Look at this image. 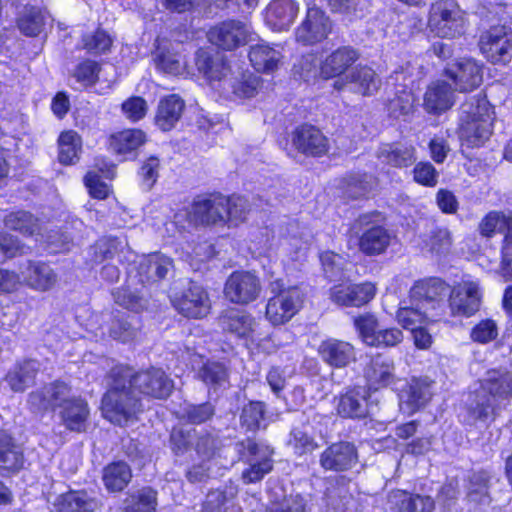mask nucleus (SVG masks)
<instances>
[{
  "label": "nucleus",
  "mask_w": 512,
  "mask_h": 512,
  "mask_svg": "<svg viewBox=\"0 0 512 512\" xmlns=\"http://www.w3.org/2000/svg\"><path fill=\"white\" fill-rule=\"evenodd\" d=\"M512 398V372L489 370L480 380V386L470 395L467 405V422L494 421Z\"/></svg>",
  "instance_id": "nucleus-1"
},
{
  "label": "nucleus",
  "mask_w": 512,
  "mask_h": 512,
  "mask_svg": "<svg viewBox=\"0 0 512 512\" xmlns=\"http://www.w3.org/2000/svg\"><path fill=\"white\" fill-rule=\"evenodd\" d=\"M129 366L116 365L107 375V391L102 397L103 416L111 423L126 425L143 410L141 400L129 388Z\"/></svg>",
  "instance_id": "nucleus-2"
},
{
  "label": "nucleus",
  "mask_w": 512,
  "mask_h": 512,
  "mask_svg": "<svg viewBox=\"0 0 512 512\" xmlns=\"http://www.w3.org/2000/svg\"><path fill=\"white\" fill-rule=\"evenodd\" d=\"M459 138L462 146L479 147L492 133V113L484 98L472 99L460 108Z\"/></svg>",
  "instance_id": "nucleus-3"
},
{
  "label": "nucleus",
  "mask_w": 512,
  "mask_h": 512,
  "mask_svg": "<svg viewBox=\"0 0 512 512\" xmlns=\"http://www.w3.org/2000/svg\"><path fill=\"white\" fill-rule=\"evenodd\" d=\"M351 231L358 237L359 250L367 256L384 253L393 239L392 232L381 224L379 213L360 215Z\"/></svg>",
  "instance_id": "nucleus-4"
},
{
  "label": "nucleus",
  "mask_w": 512,
  "mask_h": 512,
  "mask_svg": "<svg viewBox=\"0 0 512 512\" xmlns=\"http://www.w3.org/2000/svg\"><path fill=\"white\" fill-rule=\"evenodd\" d=\"M270 291L274 294L266 305V319L274 326L285 324L300 310L303 298L296 287L284 288L281 280L270 283Z\"/></svg>",
  "instance_id": "nucleus-5"
},
{
  "label": "nucleus",
  "mask_w": 512,
  "mask_h": 512,
  "mask_svg": "<svg viewBox=\"0 0 512 512\" xmlns=\"http://www.w3.org/2000/svg\"><path fill=\"white\" fill-rule=\"evenodd\" d=\"M429 27L438 37H458L465 32V13L455 0L437 1L430 9Z\"/></svg>",
  "instance_id": "nucleus-6"
},
{
  "label": "nucleus",
  "mask_w": 512,
  "mask_h": 512,
  "mask_svg": "<svg viewBox=\"0 0 512 512\" xmlns=\"http://www.w3.org/2000/svg\"><path fill=\"white\" fill-rule=\"evenodd\" d=\"M450 286L438 278L417 282L410 291L412 301H418L426 309L432 320H437L446 312L445 297L450 293Z\"/></svg>",
  "instance_id": "nucleus-7"
},
{
  "label": "nucleus",
  "mask_w": 512,
  "mask_h": 512,
  "mask_svg": "<svg viewBox=\"0 0 512 512\" xmlns=\"http://www.w3.org/2000/svg\"><path fill=\"white\" fill-rule=\"evenodd\" d=\"M129 388L145 397L166 399L173 390V381L160 368L151 367L146 370L134 372L129 367Z\"/></svg>",
  "instance_id": "nucleus-8"
},
{
  "label": "nucleus",
  "mask_w": 512,
  "mask_h": 512,
  "mask_svg": "<svg viewBox=\"0 0 512 512\" xmlns=\"http://www.w3.org/2000/svg\"><path fill=\"white\" fill-rule=\"evenodd\" d=\"M478 44L481 53L493 64H506L512 59V29L510 27L492 26L482 32Z\"/></svg>",
  "instance_id": "nucleus-9"
},
{
  "label": "nucleus",
  "mask_w": 512,
  "mask_h": 512,
  "mask_svg": "<svg viewBox=\"0 0 512 512\" xmlns=\"http://www.w3.org/2000/svg\"><path fill=\"white\" fill-rule=\"evenodd\" d=\"M291 147L287 150L289 156L294 152L307 157H321L329 151V140L322 131L310 124L296 127L290 134Z\"/></svg>",
  "instance_id": "nucleus-10"
},
{
  "label": "nucleus",
  "mask_w": 512,
  "mask_h": 512,
  "mask_svg": "<svg viewBox=\"0 0 512 512\" xmlns=\"http://www.w3.org/2000/svg\"><path fill=\"white\" fill-rule=\"evenodd\" d=\"M71 396V386L64 381L55 380L30 392L27 405L33 413L43 414L62 407Z\"/></svg>",
  "instance_id": "nucleus-11"
},
{
  "label": "nucleus",
  "mask_w": 512,
  "mask_h": 512,
  "mask_svg": "<svg viewBox=\"0 0 512 512\" xmlns=\"http://www.w3.org/2000/svg\"><path fill=\"white\" fill-rule=\"evenodd\" d=\"M259 277L250 271H234L224 285L225 298L234 304L247 305L255 301L261 293Z\"/></svg>",
  "instance_id": "nucleus-12"
},
{
  "label": "nucleus",
  "mask_w": 512,
  "mask_h": 512,
  "mask_svg": "<svg viewBox=\"0 0 512 512\" xmlns=\"http://www.w3.org/2000/svg\"><path fill=\"white\" fill-rule=\"evenodd\" d=\"M242 445L245 450L243 457L248 464V468L242 472V479L246 484L258 482L272 470L274 451L269 446L251 439H247Z\"/></svg>",
  "instance_id": "nucleus-13"
},
{
  "label": "nucleus",
  "mask_w": 512,
  "mask_h": 512,
  "mask_svg": "<svg viewBox=\"0 0 512 512\" xmlns=\"http://www.w3.org/2000/svg\"><path fill=\"white\" fill-rule=\"evenodd\" d=\"M482 294L476 281H462L450 289L448 308L452 316L470 317L480 308Z\"/></svg>",
  "instance_id": "nucleus-14"
},
{
  "label": "nucleus",
  "mask_w": 512,
  "mask_h": 512,
  "mask_svg": "<svg viewBox=\"0 0 512 512\" xmlns=\"http://www.w3.org/2000/svg\"><path fill=\"white\" fill-rule=\"evenodd\" d=\"M358 462V450L348 441L334 442L319 455V465L325 471L346 472L355 468Z\"/></svg>",
  "instance_id": "nucleus-15"
},
{
  "label": "nucleus",
  "mask_w": 512,
  "mask_h": 512,
  "mask_svg": "<svg viewBox=\"0 0 512 512\" xmlns=\"http://www.w3.org/2000/svg\"><path fill=\"white\" fill-rule=\"evenodd\" d=\"M381 86V79L368 66H356L349 73L337 79L333 87L338 90L348 89L365 97L374 95Z\"/></svg>",
  "instance_id": "nucleus-16"
},
{
  "label": "nucleus",
  "mask_w": 512,
  "mask_h": 512,
  "mask_svg": "<svg viewBox=\"0 0 512 512\" xmlns=\"http://www.w3.org/2000/svg\"><path fill=\"white\" fill-rule=\"evenodd\" d=\"M227 204L228 198L220 194L198 196L192 203L190 217L196 224L223 225Z\"/></svg>",
  "instance_id": "nucleus-17"
},
{
  "label": "nucleus",
  "mask_w": 512,
  "mask_h": 512,
  "mask_svg": "<svg viewBox=\"0 0 512 512\" xmlns=\"http://www.w3.org/2000/svg\"><path fill=\"white\" fill-rule=\"evenodd\" d=\"M446 74L453 81L454 89L468 92L477 88L483 80L482 66L473 59H460L446 68Z\"/></svg>",
  "instance_id": "nucleus-18"
},
{
  "label": "nucleus",
  "mask_w": 512,
  "mask_h": 512,
  "mask_svg": "<svg viewBox=\"0 0 512 512\" xmlns=\"http://www.w3.org/2000/svg\"><path fill=\"white\" fill-rule=\"evenodd\" d=\"M376 287L370 282L360 284H338L330 289V299L338 306L361 307L370 302Z\"/></svg>",
  "instance_id": "nucleus-19"
},
{
  "label": "nucleus",
  "mask_w": 512,
  "mask_h": 512,
  "mask_svg": "<svg viewBox=\"0 0 512 512\" xmlns=\"http://www.w3.org/2000/svg\"><path fill=\"white\" fill-rule=\"evenodd\" d=\"M331 31V23L325 13L317 7H310L306 19L296 31V39L303 44L322 41Z\"/></svg>",
  "instance_id": "nucleus-20"
},
{
  "label": "nucleus",
  "mask_w": 512,
  "mask_h": 512,
  "mask_svg": "<svg viewBox=\"0 0 512 512\" xmlns=\"http://www.w3.org/2000/svg\"><path fill=\"white\" fill-rule=\"evenodd\" d=\"M368 390L363 386L347 388L337 398L336 411L342 418L362 419L368 414Z\"/></svg>",
  "instance_id": "nucleus-21"
},
{
  "label": "nucleus",
  "mask_w": 512,
  "mask_h": 512,
  "mask_svg": "<svg viewBox=\"0 0 512 512\" xmlns=\"http://www.w3.org/2000/svg\"><path fill=\"white\" fill-rule=\"evenodd\" d=\"M364 377L370 389L379 390L397 383L394 361L385 355L371 358L364 370Z\"/></svg>",
  "instance_id": "nucleus-22"
},
{
  "label": "nucleus",
  "mask_w": 512,
  "mask_h": 512,
  "mask_svg": "<svg viewBox=\"0 0 512 512\" xmlns=\"http://www.w3.org/2000/svg\"><path fill=\"white\" fill-rule=\"evenodd\" d=\"M175 307L186 317L202 318L209 313L210 301L204 288L194 282L175 300Z\"/></svg>",
  "instance_id": "nucleus-23"
},
{
  "label": "nucleus",
  "mask_w": 512,
  "mask_h": 512,
  "mask_svg": "<svg viewBox=\"0 0 512 512\" xmlns=\"http://www.w3.org/2000/svg\"><path fill=\"white\" fill-rule=\"evenodd\" d=\"M248 29L246 24L228 20L210 29L208 38L211 43L224 50H232L244 44Z\"/></svg>",
  "instance_id": "nucleus-24"
},
{
  "label": "nucleus",
  "mask_w": 512,
  "mask_h": 512,
  "mask_svg": "<svg viewBox=\"0 0 512 512\" xmlns=\"http://www.w3.org/2000/svg\"><path fill=\"white\" fill-rule=\"evenodd\" d=\"M358 51L351 46H342L325 57L320 64V75L324 79L341 78L359 59Z\"/></svg>",
  "instance_id": "nucleus-25"
},
{
  "label": "nucleus",
  "mask_w": 512,
  "mask_h": 512,
  "mask_svg": "<svg viewBox=\"0 0 512 512\" xmlns=\"http://www.w3.org/2000/svg\"><path fill=\"white\" fill-rule=\"evenodd\" d=\"M318 354L327 365L333 368H344L356 360L354 346L344 340L328 338L318 347Z\"/></svg>",
  "instance_id": "nucleus-26"
},
{
  "label": "nucleus",
  "mask_w": 512,
  "mask_h": 512,
  "mask_svg": "<svg viewBox=\"0 0 512 512\" xmlns=\"http://www.w3.org/2000/svg\"><path fill=\"white\" fill-rule=\"evenodd\" d=\"M455 89L445 80L432 82L424 94V109L430 114H441L455 103Z\"/></svg>",
  "instance_id": "nucleus-27"
},
{
  "label": "nucleus",
  "mask_w": 512,
  "mask_h": 512,
  "mask_svg": "<svg viewBox=\"0 0 512 512\" xmlns=\"http://www.w3.org/2000/svg\"><path fill=\"white\" fill-rule=\"evenodd\" d=\"M24 467V454L15 439L0 430V476L10 477Z\"/></svg>",
  "instance_id": "nucleus-28"
},
{
  "label": "nucleus",
  "mask_w": 512,
  "mask_h": 512,
  "mask_svg": "<svg viewBox=\"0 0 512 512\" xmlns=\"http://www.w3.org/2000/svg\"><path fill=\"white\" fill-rule=\"evenodd\" d=\"M350 480L345 476H336L326 482L324 500L326 512H347L348 506L353 502L349 492Z\"/></svg>",
  "instance_id": "nucleus-29"
},
{
  "label": "nucleus",
  "mask_w": 512,
  "mask_h": 512,
  "mask_svg": "<svg viewBox=\"0 0 512 512\" xmlns=\"http://www.w3.org/2000/svg\"><path fill=\"white\" fill-rule=\"evenodd\" d=\"M377 157L382 163L400 169L411 166L417 159L415 147L404 142L381 144Z\"/></svg>",
  "instance_id": "nucleus-30"
},
{
  "label": "nucleus",
  "mask_w": 512,
  "mask_h": 512,
  "mask_svg": "<svg viewBox=\"0 0 512 512\" xmlns=\"http://www.w3.org/2000/svg\"><path fill=\"white\" fill-rule=\"evenodd\" d=\"M184 109L185 102L179 95L163 97L158 104L155 124L162 131L172 130L181 119Z\"/></svg>",
  "instance_id": "nucleus-31"
},
{
  "label": "nucleus",
  "mask_w": 512,
  "mask_h": 512,
  "mask_svg": "<svg viewBox=\"0 0 512 512\" xmlns=\"http://www.w3.org/2000/svg\"><path fill=\"white\" fill-rule=\"evenodd\" d=\"M388 503L396 512H432L434 509V501L430 496L411 494L402 490L392 491Z\"/></svg>",
  "instance_id": "nucleus-32"
},
{
  "label": "nucleus",
  "mask_w": 512,
  "mask_h": 512,
  "mask_svg": "<svg viewBox=\"0 0 512 512\" xmlns=\"http://www.w3.org/2000/svg\"><path fill=\"white\" fill-rule=\"evenodd\" d=\"M24 281L27 285L37 291H48L52 289L58 281L54 270L42 262L29 261L21 270Z\"/></svg>",
  "instance_id": "nucleus-33"
},
{
  "label": "nucleus",
  "mask_w": 512,
  "mask_h": 512,
  "mask_svg": "<svg viewBox=\"0 0 512 512\" xmlns=\"http://www.w3.org/2000/svg\"><path fill=\"white\" fill-rule=\"evenodd\" d=\"M431 396V382L426 378L411 379L399 393L401 404H405L410 412L426 405Z\"/></svg>",
  "instance_id": "nucleus-34"
},
{
  "label": "nucleus",
  "mask_w": 512,
  "mask_h": 512,
  "mask_svg": "<svg viewBox=\"0 0 512 512\" xmlns=\"http://www.w3.org/2000/svg\"><path fill=\"white\" fill-rule=\"evenodd\" d=\"M54 506L58 512H94L100 502L84 490H71L59 495Z\"/></svg>",
  "instance_id": "nucleus-35"
},
{
  "label": "nucleus",
  "mask_w": 512,
  "mask_h": 512,
  "mask_svg": "<svg viewBox=\"0 0 512 512\" xmlns=\"http://www.w3.org/2000/svg\"><path fill=\"white\" fill-rule=\"evenodd\" d=\"M62 408L60 417L65 427L74 432L84 431L89 416L88 404L81 398L71 396Z\"/></svg>",
  "instance_id": "nucleus-36"
},
{
  "label": "nucleus",
  "mask_w": 512,
  "mask_h": 512,
  "mask_svg": "<svg viewBox=\"0 0 512 512\" xmlns=\"http://www.w3.org/2000/svg\"><path fill=\"white\" fill-rule=\"evenodd\" d=\"M39 363L35 360H26L17 363L6 375L5 381L13 392H24L34 384Z\"/></svg>",
  "instance_id": "nucleus-37"
},
{
  "label": "nucleus",
  "mask_w": 512,
  "mask_h": 512,
  "mask_svg": "<svg viewBox=\"0 0 512 512\" xmlns=\"http://www.w3.org/2000/svg\"><path fill=\"white\" fill-rule=\"evenodd\" d=\"M298 10L293 0H273L267 7L266 20L273 29L284 30L293 23Z\"/></svg>",
  "instance_id": "nucleus-38"
},
{
  "label": "nucleus",
  "mask_w": 512,
  "mask_h": 512,
  "mask_svg": "<svg viewBox=\"0 0 512 512\" xmlns=\"http://www.w3.org/2000/svg\"><path fill=\"white\" fill-rule=\"evenodd\" d=\"M219 323L224 331L238 337H247L253 331L255 320L243 311L228 309L219 317Z\"/></svg>",
  "instance_id": "nucleus-39"
},
{
  "label": "nucleus",
  "mask_w": 512,
  "mask_h": 512,
  "mask_svg": "<svg viewBox=\"0 0 512 512\" xmlns=\"http://www.w3.org/2000/svg\"><path fill=\"white\" fill-rule=\"evenodd\" d=\"M281 58L279 50L264 43L251 46L249 51L250 62L257 71L273 72L278 68Z\"/></svg>",
  "instance_id": "nucleus-40"
},
{
  "label": "nucleus",
  "mask_w": 512,
  "mask_h": 512,
  "mask_svg": "<svg viewBox=\"0 0 512 512\" xmlns=\"http://www.w3.org/2000/svg\"><path fill=\"white\" fill-rule=\"evenodd\" d=\"M490 475L487 471H475L468 479L467 499L478 506H487L491 501L489 494Z\"/></svg>",
  "instance_id": "nucleus-41"
},
{
  "label": "nucleus",
  "mask_w": 512,
  "mask_h": 512,
  "mask_svg": "<svg viewBox=\"0 0 512 512\" xmlns=\"http://www.w3.org/2000/svg\"><path fill=\"white\" fill-rule=\"evenodd\" d=\"M131 478V469L123 461L113 462L103 469L102 480L105 488L110 492L122 491Z\"/></svg>",
  "instance_id": "nucleus-42"
},
{
  "label": "nucleus",
  "mask_w": 512,
  "mask_h": 512,
  "mask_svg": "<svg viewBox=\"0 0 512 512\" xmlns=\"http://www.w3.org/2000/svg\"><path fill=\"white\" fill-rule=\"evenodd\" d=\"M423 249L437 256L447 255L452 247V236L446 227L432 226L422 236Z\"/></svg>",
  "instance_id": "nucleus-43"
},
{
  "label": "nucleus",
  "mask_w": 512,
  "mask_h": 512,
  "mask_svg": "<svg viewBox=\"0 0 512 512\" xmlns=\"http://www.w3.org/2000/svg\"><path fill=\"white\" fill-rule=\"evenodd\" d=\"M172 268V260L160 253H154L140 263L139 274L145 276L146 281L155 282L164 279Z\"/></svg>",
  "instance_id": "nucleus-44"
},
{
  "label": "nucleus",
  "mask_w": 512,
  "mask_h": 512,
  "mask_svg": "<svg viewBox=\"0 0 512 512\" xmlns=\"http://www.w3.org/2000/svg\"><path fill=\"white\" fill-rule=\"evenodd\" d=\"M415 97L405 85L395 87L394 96L388 99V111L391 116L398 118L409 115L414 111Z\"/></svg>",
  "instance_id": "nucleus-45"
},
{
  "label": "nucleus",
  "mask_w": 512,
  "mask_h": 512,
  "mask_svg": "<svg viewBox=\"0 0 512 512\" xmlns=\"http://www.w3.org/2000/svg\"><path fill=\"white\" fill-rule=\"evenodd\" d=\"M60 163L68 165L78 160L81 151V138L75 131L62 132L58 139Z\"/></svg>",
  "instance_id": "nucleus-46"
},
{
  "label": "nucleus",
  "mask_w": 512,
  "mask_h": 512,
  "mask_svg": "<svg viewBox=\"0 0 512 512\" xmlns=\"http://www.w3.org/2000/svg\"><path fill=\"white\" fill-rule=\"evenodd\" d=\"M146 141L145 133L139 129H127L111 137L110 145L119 154L133 151Z\"/></svg>",
  "instance_id": "nucleus-47"
},
{
  "label": "nucleus",
  "mask_w": 512,
  "mask_h": 512,
  "mask_svg": "<svg viewBox=\"0 0 512 512\" xmlns=\"http://www.w3.org/2000/svg\"><path fill=\"white\" fill-rule=\"evenodd\" d=\"M512 216L510 213L492 211L479 224L480 233L490 237L494 233L510 234Z\"/></svg>",
  "instance_id": "nucleus-48"
},
{
  "label": "nucleus",
  "mask_w": 512,
  "mask_h": 512,
  "mask_svg": "<svg viewBox=\"0 0 512 512\" xmlns=\"http://www.w3.org/2000/svg\"><path fill=\"white\" fill-rule=\"evenodd\" d=\"M197 437L194 440V450L203 460L212 461L221 447L219 437L207 430H197Z\"/></svg>",
  "instance_id": "nucleus-49"
},
{
  "label": "nucleus",
  "mask_w": 512,
  "mask_h": 512,
  "mask_svg": "<svg viewBox=\"0 0 512 512\" xmlns=\"http://www.w3.org/2000/svg\"><path fill=\"white\" fill-rule=\"evenodd\" d=\"M5 226L23 235H33L39 231L38 219L26 211H16L5 217Z\"/></svg>",
  "instance_id": "nucleus-50"
},
{
  "label": "nucleus",
  "mask_w": 512,
  "mask_h": 512,
  "mask_svg": "<svg viewBox=\"0 0 512 512\" xmlns=\"http://www.w3.org/2000/svg\"><path fill=\"white\" fill-rule=\"evenodd\" d=\"M410 306L402 305L397 311V321L405 329L417 327V325L424 322L425 319H431L430 313L422 308V305L415 301Z\"/></svg>",
  "instance_id": "nucleus-51"
},
{
  "label": "nucleus",
  "mask_w": 512,
  "mask_h": 512,
  "mask_svg": "<svg viewBox=\"0 0 512 512\" xmlns=\"http://www.w3.org/2000/svg\"><path fill=\"white\" fill-rule=\"evenodd\" d=\"M157 492L145 487L128 498L127 512H155L157 506Z\"/></svg>",
  "instance_id": "nucleus-52"
},
{
  "label": "nucleus",
  "mask_w": 512,
  "mask_h": 512,
  "mask_svg": "<svg viewBox=\"0 0 512 512\" xmlns=\"http://www.w3.org/2000/svg\"><path fill=\"white\" fill-rule=\"evenodd\" d=\"M199 378L210 388L217 389L228 382L227 368L219 362H207L198 372Z\"/></svg>",
  "instance_id": "nucleus-53"
},
{
  "label": "nucleus",
  "mask_w": 512,
  "mask_h": 512,
  "mask_svg": "<svg viewBox=\"0 0 512 512\" xmlns=\"http://www.w3.org/2000/svg\"><path fill=\"white\" fill-rule=\"evenodd\" d=\"M265 420V403L251 401L246 404L240 415V422L249 431H256L262 427Z\"/></svg>",
  "instance_id": "nucleus-54"
},
{
  "label": "nucleus",
  "mask_w": 512,
  "mask_h": 512,
  "mask_svg": "<svg viewBox=\"0 0 512 512\" xmlns=\"http://www.w3.org/2000/svg\"><path fill=\"white\" fill-rule=\"evenodd\" d=\"M48 16L40 9L31 7L18 20V27L27 36H37L46 23Z\"/></svg>",
  "instance_id": "nucleus-55"
},
{
  "label": "nucleus",
  "mask_w": 512,
  "mask_h": 512,
  "mask_svg": "<svg viewBox=\"0 0 512 512\" xmlns=\"http://www.w3.org/2000/svg\"><path fill=\"white\" fill-rule=\"evenodd\" d=\"M113 40L103 29H97L94 33L85 34L82 37V48L88 53L98 55L110 50Z\"/></svg>",
  "instance_id": "nucleus-56"
},
{
  "label": "nucleus",
  "mask_w": 512,
  "mask_h": 512,
  "mask_svg": "<svg viewBox=\"0 0 512 512\" xmlns=\"http://www.w3.org/2000/svg\"><path fill=\"white\" fill-rule=\"evenodd\" d=\"M354 326L366 345L371 346L372 343H375V336L380 329L378 319L375 315L365 313L355 317Z\"/></svg>",
  "instance_id": "nucleus-57"
},
{
  "label": "nucleus",
  "mask_w": 512,
  "mask_h": 512,
  "mask_svg": "<svg viewBox=\"0 0 512 512\" xmlns=\"http://www.w3.org/2000/svg\"><path fill=\"white\" fill-rule=\"evenodd\" d=\"M215 414V407L210 402L187 404L181 410V418L192 424H202Z\"/></svg>",
  "instance_id": "nucleus-58"
},
{
  "label": "nucleus",
  "mask_w": 512,
  "mask_h": 512,
  "mask_svg": "<svg viewBox=\"0 0 512 512\" xmlns=\"http://www.w3.org/2000/svg\"><path fill=\"white\" fill-rule=\"evenodd\" d=\"M197 437L195 428H174L170 434V445L173 452L182 455L190 448H194V440Z\"/></svg>",
  "instance_id": "nucleus-59"
},
{
  "label": "nucleus",
  "mask_w": 512,
  "mask_h": 512,
  "mask_svg": "<svg viewBox=\"0 0 512 512\" xmlns=\"http://www.w3.org/2000/svg\"><path fill=\"white\" fill-rule=\"evenodd\" d=\"M228 204L224 214V224L238 225L243 222L249 211L248 201L240 196L227 197Z\"/></svg>",
  "instance_id": "nucleus-60"
},
{
  "label": "nucleus",
  "mask_w": 512,
  "mask_h": 512,
  "mask_svg": "<svg viewBox=\"0 0 512 512\" xmlns=\"http://www.w3.org/2000/svg\"><path fill=\"white\" fill-rule=\"evenodd\" d=\"M307 501L300 494H290L281 500L272 501L265 512H306Z\"/></svg>",
  "instance_id": "nucleus-61"
},
{
  "label": "nucleus",
  "mask_w": 512,
  "mask_h": 512,
  "mask_svg": "<svg viewBox=\"0 0 512 512\" xmlns=\"http://www.w3.org/2000/svg\"><path fill=\"white\" fill-rule=\"evenodd\" d=\"M372 178L367 174H353L345 179V193L352 199L365 196L372 188Z\"/></svg>",
  "instance_id": "nucleus-62"
},
{
  "label": "nucleus",
  "mask_w": 512,
  "mask_h": 512,
  "mask_svg": "<svg viewBox=\"0 0 512 512\" xmlns=\"http://www.w3.org/2000/svg\"><path fill=\"white\" fill-rule=\"evenodd\" d=\"M288 444L292 447L294 453L299 456L312 453L318 448V444L313 437L300 428H293L291 430Z\"/></svg>",
  "instance_id": "nucleus-63"
},
{
  "label": "nucleus",
  "mask_w": 512,
  "mask_h": 512,
  "mask_svg": "<svg viewBox=\"0 0 512 512\" xmlns=\"http://www.w3.org/2000/svg\"><path fill=\"white\" fill-rule=\"evenodd\" d=\"M262 82L259 76L249 74L241 79H236L232 84L233 94L238 98H252L261 88Z\"/></svg>",
  "instance_id": "nucleus-64"
}]
</instances>
